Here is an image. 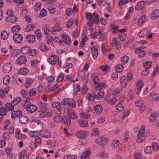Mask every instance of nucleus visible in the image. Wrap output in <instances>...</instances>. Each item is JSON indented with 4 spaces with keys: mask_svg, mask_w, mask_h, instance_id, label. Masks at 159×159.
Segmentation results:
<instances>
[{
    "mask_svg": "<svg viewBox=\"0 0 159 159\" xmlns=\"http://www.w3.org/2000/svg\"><path fill=\"white\" fill-rule=\"evenodd\" d=\"M86 17V19L89 20L87 23L89 26H91L93 23L97 24L99 22V17L98 14L95 13H87Z\"/></svg>",
    "mask_w": 159,
    "mask_h": 159,
    "instance_id": "obj_1",
    "label": "nucleus"
},
{
    "mask_svg": "<svg viewBox=\"0 0 159 159\" xmlns=\"http://www.w3.org/2000/svg\"><path fill=\"white\" fill-rule=\"evenodd\" d=\"M22 104L23 105L24 107L26 109L28 112L30 113L35 112L37 109L36 106L31 104V102L28 101H24Z\"/></svg>",
    "mask_w": 159,
    "mask_h": 159,
    "instance_id": "obj_2",
    "label": "nucleus"
},
{
    "mask_svg": "<svg viewBox=\"0 0 159 159\" xmlns=\"http://www.w3.org/2000/svg\"><path fill=\"white\" fill-rule=\"evenodd\" d=\"M145 127L144 126H142L140 129L138 134L137 135L138 137L136 141L137 143H141L145 141V138L144 135L145 133Z\"/></svg>",
    "mask_w": 159,
    "mask_h": 159,
    "instance_id": "obj_3",
    "label": "nucleus"
},
{
    "mask_svg": "<svg viewBox=\"0 0 159 159\" xmlns=\"http://www.w3.org/2000/svg\"><path fill=\"white\" fill-rule=\"evenodd\" d=\"M107 139L104 137H101L96 139L94 142L98 145L103 147L107 143Z\"/></svg>",
    "mask_w": 159,
    "mask_h": 159,
    "instance_id": "obj_4",
    "label": "nucleus"
},
{
    "mask_svg": "<svg viewBox=\"0 0 159 159\" xmlns=\"http://www.w3.org/2000/svg\"><path fill=\"white\" fill-rule=\"evenodd\" d=\"M59 60V57L55 55H52L50 56L48 59V61L52 65L57 63V61Z\"/></svg>",
    "mask_w": 159,
    "mask_h": 159,
    "instance_id": "obj_5",
    "label": "nucleus"
},
{
    "mask_svg": "<svg viewBox=\"0 0 159 159\" xmlns=\"http://www.w3.org/2000/svg\"><path fill=\"white\" fill-rule=\"evenodd\" d=\"M103 110L102 106L100 105H98L96 106L93 108L91 111L93 112V113L96 115L100 114Z\"/></svg>",
    "mask_w": 159,
    "mask_h": 159,
    "instance_id": "obj_6",
    "label": "nucleus"
},
{
    "mask_svg": "<svg viewBox=\"0 0 159 159\" xmlns=\"http://www.w3.org/2000/svg\"><path fill=\"white\" fill-rule=\"evenodd\" d=\"M135 105L137 107H140V111L142 113L146 109V107L143 104V102L141 100H139L135 102Z\"/></svg>",
    "mask_w": 159,
    "mask_h": 159,
    "instance_id": "obj_7",
    "label": "nucleus"
},
{
    "mask_svg": "<svg viewBox=\"0 0 159 159\" xmlns=\"http://www.w3.org/2000/svg\"><path fill=\"white\" fill-rule=\"evenodd\" d=\"M76 135L79 138L84 139L87 136V132L84 130L79 131L76 132Z\"/></svg>",
    "mask_w": 159,
    "mask_h": 159,
    "instance_id": "obj_8",
    "label": "nucleus"
},
{
    "mask_svg": "<svg viewBox=\"0 0 159 159\" xmlns=\"http://www.w3.org/2000/svg\"><path fill=\"white\" fill-rule=\"evenodd\" d=\"M13 37L14 42L18 43H20L23 39L22 35L18 33L14 35Z\"/></svg>",
    "mask_w": 159,
    "mask_h": 159,
    "instance_id": "obj_9",
    "label": "nucleus"
},
{
    "mask_svg": "<svg viewBox=\"0 0 159 159\" xmlns=\"http://www.w3.org/2000/svg\"><path fill=\"white\" fill-rule=\"evenodd\" d=\"M27 61L26 57L24 56H21L18 58L16 61V63L18 65H21L25 64Z\"/></svg>",
    "mask_w": 159,
    "mask_h": 159,
    "instance_id": "obj_10",
    "label": "nucleus"
},
{
    "mask_svg": "<svg viewBox=\"0 0 159 159\" xmlns=\"http://www.w3.org/2000/svg\"><path fill=\"white\" fill-rule=\"evenodd\" d=\"M12 65L10 63H6L2 67V71L5 73H8L11 70Z\"/></svg>",
    "mask_w": 159,
    "mask_h": 159,
    "instance_id": "obj_11",
    "label": "nucleus"
},
{
    "mask_svg": "<svg viewBox=\"0 0 159 159\" xmlns=\"http://www.w3.org/2000/svg\"><path fill=\"white\" fill-rule=\"evenodd\" d=\"M39 134L40 136L45 138H48L51 136L50 132L47 130H41L39 132Z\"/></svg>",
    "mask_w": 159,
    "mask_h": 159,
    "instance_id": "obj_12",
    "label": "nucleus"
},
{
    "mask_svg": "<svg viewBox=\"0 0 159 159\" xmlns=\"http://www.w3.org/2000/svg\"><path fill=\"white\" fill-rule=\"evenodd\" d=\"M143 85V84L142 80H140L138 82L135 88V91L137 95L139 94Z\"/></svg>",
    "mask_w": 159,
    "mask_h": 159,
    "instance_id": "obj_13",
    "label": "nucleus"
},
{
    "mask_svg": "<svg viewBox=\"0 0 159 159\" xmlns=\"http://www.w3.org/2000/svg\"><path fill=\"white\" fill-rule=\"evenodd\" d=\"M91 50L93 58L94 59H96L98 54V48L95 46H92L91 48Z\"/></svg>",
    "mask_w": 159,
    "mask_h": 159,
    "instance_id": "obj_14",
    "label": "nucleus"
},
{
    "mask_svg": "<svg viewBox=\"0 0 159 159\" xmlns=\"http://www.w3.org/2000/svg\"><path fill=\"white\" fill-rule=\"evenodd\" d=\"M111 44L112 47H116L117 49H119L121 47V43L117 41V39L116 38H113L112 39Z\"/></svg>",
    "mask_w": 159,
    "mask_h": 159,
    "instance_id": "obj_15",
    "label": "nucleus"
},
{
    "mask_svg": "<svg viewBox=\"0 0 159 159\" xmlns=\"http://www.w3.org/2000/svg\"><path fill=\"white\" fill-rule=\"evenodd\" d=\"M143 49V47H141L139 48H136L135 50V52L136 53H139V57L141 58L144 57L146 53L144 51L142 50Z\"/></svg>",
    "mask_w": 159,
    "mask_h": 159,
    "instance_id": "obj_16",
    "label": "nucleus"
},
{
    "mask_svg": "<svg viewBox=\"0 0 159 159\" xmlns=\"http://www.w3.org/2000/svg\"><path fill=\"white\" fill-rule=\"evenodd\" d=\"M145 5V2L143 1H141L138 2L135 7L136 10H140L143 9Z\"/></svg>",
    "mask_w": 159,
    "mask_h": 159,
    "instance_id": "obj_17",
    "label": "nucleus"
},
{
    "mask_svg": "<svg viewBox=\"0 0 159 159\" xmlns=\"http://www.w3.org/2000/svg\"><path fill=\"white\" fill-rule=\"evenodd\" d=\"M128 80L126 79L125 75H123L121 77L120 82L122 88H124L126 86Z\"/></svg>",
    "mask_w": 159,
    "mask_h": 159,
    "instance_id": "obj_18",
    "label": "nucleus"
},
{
    "mask_svg": "<svg viewBox=\"0 0 159 159\" xmlns=\"http://www.w3.org/2000/svg\"><path fill=\"white\" fill-rule=\"evenodd\" d=\"M151 19L153 20H156L159 17V9H156L151 14Z\"/></svg>",
    "mask_w": 159,
    "mask_h": 159,
    "instance_id": "obj_19",
    "label": "nucleus"
},
{
    "mask_svg": "<svg viewBox=\"0 0 159 159\" xmlns=\"http://www.w3.org/2000/svg\"><path fill=\"white\" fill-rule=\"evenodd\" d=\"M22 114V112L20 111H13L11 115V119H14L16 117L20 116Z\"/></svg>",
    "mask_w": 159,
    "mask_h": 159,
    "instance_id": "obj_20",
    "label": "nucleus"
},
{
    "mask_svg": "<svg viewBox=\"0 0 159 159\" xmlns=\"http://www.w3.org/2000/svg\"><path fill=\"white\" fill-rule=\"evenodd\" d=\"M40 111L46 112L47 109V104L44 102H41L39 104Z\"/></svg>",
    "mask_w": 159,
    "mask_h": 159,
    "instance_id": "obj_21",
    "label": "nucleus"
},
{
    "mask_svg": "<svg viewBox=\"0 0 159 159\" xmlns=\"http://www.w3.org/2000/svg\"><path fill=\"white\" fill-rule=\"evenodd\" d=\"M62 122L65 124L68 125L71 123V120L69 117L67 116H64L61 118Z\"/></svg>",
    "mask_w": 159,
    "mask_h": 159,
    "instance_id": "obj_22",
    "label": "nucleus"
},
{
    "mask_svg": "<svg viewBox=\"0 0 159 159\" xmlns=\"http://www.w3.org/2000/svg\"><path fill=\"white\" fill-rule=\"evenodd\" d=\"M62 39L63 40V42L66 44L69 45L71 43L70 39L68 35L66 34H63L62 35Z\"/></svg>",
    "mask_w": 159,
    "mask_h": 159,
    "instance_id": "obj_23",
    "label": "nucleus"
},
{
    "mask_svg": "<svg viewBox=\"0 0 159 159\" xmlns=\"http://www.w3.org/2000/svg\"><path fill=\"white\" fill-rule=\"evenodd\" d=\"M6 21L12 23H15L17 21L16 16H8L6 19Z\"/></svg>",
    "mask_w": 159,
    "mask_h": 159,
    "instance_id": "obj_24",
    "label": "nucleus"
},
{
    "mask_svg": "<svg viewBox=\"0 0 159 159\" xmlns=\"http://www.w3.org/2000/svg\"><path fill=\"white\" fill-rule=\"evenodd\" d=\"M40 49L44 52H46L50 50L51 48L50 47H47L46 45L43 43H41L39 46Z\"/></svg>",
    "mask_w": 159,
    "mask_h": 159,
    "instance_id": "obj_25",
    "label": "nucleus"
},
{
    "mask_svg": "<svg viewBox=\"0 0 159 159\" xmlns=\"http://www.w3.org/2000/svg\"><path fill=\"white\" fill-rule=\"evenodd\" d=\"M61 104L59 102H54L52 104V106L53 107L56 109L60 112L61 110Z\"/></svg>",
    "mask_w": 159,
    "mask_h": 159,
    "instance_id": "obj_26",
    "label": "nucleus"
},
{
    "mask_svg": "<svg viewBox=\"0 0 159 159\" xmlns=\"http://www.w3.org/2000/svg\"><path fill=\"white\" fill-rule=\"evenodd\" d=\"M21 93L23 97L27 99H30V96L29 92L25 90H22L21 91Z\"/></svg>",
    "mask_w": 159,
    "mask_h": 159,
    "instance_id": "obj_27",
    "label": "nucleus"
},
{
    "mask_svg": "<svg viewBox=\"0 0 159 159\" xmlns=\"http://www.w3.org/2000/svg\"><path fill=\"white\" fill-rule=\"evenodd\" d=\"M91 151L89 149H88L85 151L80 156L81 159H85V158L89 157L91 154Z\"/></svg>",
    "mask_w": 159,
    "mask_h": 159,
    "instance_id": "obj_28",
    "label": "nucleus"
},
{
    "mask_svg": "<svg viewBox=\"0 0 159 159\" xmlns=\"http://www.w3.org/2000/svg\"><path fill=\"white\" fill-rule=\"evenodd\" d=\"M78 123L81 127H86L88 125V121L86 120L82 119L79 120Z\"/></svg>",
    "mask_w": 159,
    "mask_h": 159,
    "instance_id": "obj_29",
    "label": "nucleus"
},
{
    "mask_svg": "<svg viewBox=\"0 0 159 159\" xmlns=\"http://www.w3.org/2000/svg\"><path fill=\"white\" fill-rule=\"evenodd\" d=\"M129 60V57L126 55L122 56L121 58V62L123 65L127 64Z\"/></svg>",
    "mask_w": 159,
    "mask_h": 159,
    "instance_id": "obj_30",
    "label": "nucleus"
},
{
    "mask_svg": "<svg viewBox=\"0 0 159 159\" xmlns=\"http://www.w3.org/2000/svg\"><path fill=\"white\" fill-rule=\"evenodd\" d=\"M28 118L25 116H21L19 118L20 122L22 124H26L27 123L28 121Z\"/></svg>",
    "mask_w": 159,
    "mask_h": 159,
    "instance_id": "obj_31",
    "label": "nucleus"
},
{
    "mask_svg": "<svg viewBox=\"0 0 159 159\" xmlns=\"http://www.w3.org/2000/svg\"><path fill=\"white\" fill-rule=\"evenodd\" d=\"M44 33L45 35H48L51 32L52 33L51 29L50 30L49 28V25H47L43 27Z\"/></svg>",
    "mask_w": 159,
    "mask_h": 159,
    "instance_id": "obj_32",
    "label": "nucleus"
},
{
    "mask_svg": "<svg viewBox=\"0 0 159 159\" xmlns=\"http://www.w3.org/2000/svg\"><path fill=\"white\" fill-rule=\"evenodd\" d=\"M146 20V17L145 16H142L139 19L138 24L139 25H141L144 24Z\"/></svg>",
    "mask_w": 159,
    "mask_h": 159,
    "instance_id": "obj_33",
    "label": "nucleus"
},
{
    "mask_svg": "<svg viewBox=\"0 0 159 159\" xmlns=\"http://www.w3.org/2000/svg\"><path fill=\"white\" fill-rule=\"evenodd\" d=\"M35 38L34 35H29L26 36V40L28 42L32 43L35 41Z\"/></svg>",
    "mask_w": 159,
    "mask_h": 159,
    "instance_id": "obj_34",
    "label": "nucleus"
},
{
    "mask_svg": "<svg viewBox=\"0 0 159 159\" xmlns=\"http://www.w3.org/2000/svg\"><path fill=\"white\" fill-rule=\"evenodd\" d=\"M20 30V26L19 25H14L11 28L12 32L13 33H16L19 32Z\"/></svg>",
    "mask_w": 159,
    "mask_h": 159,
    "instance_id": "obj_35",
    "label": "nucleus"
},
{
    "mask_svg": "<svg viewBox=\"0 0 159 159\" xmlns=\"http://www.w3.org/2000/svg\"><path fill=\"white\" fill-rule=\"evenodd\" d=\"M68 105L69 107H75L76 105L75 101L73 98H69Z\"/></svg>",
    "mask_w": 159,
    "mask_h": 159,
    "instance_id": "obj_36",
    "label": "nucleus"
},
{
    "mask_svg": "<svg viewBox=\"0 0 159 159\" xmlns=\"http://www.w3.org/2000/svg\"><path fill=\"white\" fill-rule=\"evenodd\" d=\"M104 96V93L103 91H100L96 95H94V99L98 100L102 98Z\"/></svg>",
    "mask_w": 159,
    "mask_h": 159,
    "instance_id": "obj_37",
    "label": "nucleus"
},
{
    "mask_svg": "<svg viewBox=\"0 0 159 159\" xmlns=\"http://www.w3.org/2000/svg\"><path fill=\"white\" fill-rule=\"evenodd\" d=\"M107 83L100 82L98 85L97 88L99 90H101L103 89L107 88Z\"/></svg>",
    "mask_w": 159,
    "mask_h": 159,
    "instance_id": "obj_38",
    "label": "nucleus"
},
{
    "mask_svg": "<svg viewBox=\"0 0 159 159\" xmlns=\"http://www.w3.org/2000/svg\"><path fill=\"white\" fill-rule=\"evenodd\" d=\"M10 34V33L7 32L6 31H3L1 32V36L2 39L5 40L7 38Z\"/></svg>",
    "mask_w": 159,
    "mask_h": 159,
    "instance_id": "obj_39",
    "label": "nucleus"
},
{
    "mask_svg": "<svg viewBox=\"0 0 159 159\" xmlns=\"http://www.w3.org/2000/svg\"><path fill=\"white\" fill-rule=\"evenodd\" d=\"M91 76L93 79L94 84H97L99 81V79L97 74L95 73L92 74H91Z\"/></svg>",
    "mask_w": 159,
    "mask_h": 159,
    "instance_id": "obj_40",
    "label": "nucleus"
},
{
    "mask_svg": "<svg viewBox=\"0 0 159 159\" xmlns=\"http://www.w3.org/2000/svg\"><path fill=\"white\" fill-rule=\"evenodd\" d=\"M62 28L58 25H56L53 28H51L52 33L53 34L56 31H60L62 30Z\"/></svg>",
    "mask_w": 159,
    "mask_h": 159,
    "instance_id": "obj_41",
    "label": "nucleus"
},
{
    "mask_svg": "<svg viewBox=\"0 0 159 159\" xmlns=\"http://www.w3.org/2000/svg\"><path fill=\"white\" fill-rule=\"evenodd\" d=\"M33 83V80L32 79L30 78H27L25 86L27 88H29Z\"/></svg>",
    "mask_w": 159,
    "mask_h": 159,
    "instance_id": "obj_42",
    "label": "nucleus"
},
{
    "mask_svg": "<svg viewBox=\"0 0 159 159\" xmlns=\"http://www.w3.org/2000/svg\"><path fill=\"white\" fill-rule=\"evenodd\" d=\"M5 105L6 107L7 110L9 111H11L14 110V105H12V103H7Z\"/></svg>",
    "mask_w": 159,
    "mask_h": 159,
    "instance_id": "obj_43",
    "label": "nucleus"
},
{
    "mask_svg": "<svg viewBox=\"0 0 159 159\" xmlns=\"http://www.w3.org/2000/svg\"><path fill=\"white\" fill-rule=\"evenodd\" d=\"M20 159H24L27 157V154L25 149H23L21 151L20 153Z\"/></svg>",
    "mask_w": 159,
    "mask_h": 159,
    "instance_id": "obj_44",
    "label": "nucleus"
},
{
    "mask_svg": "<svg viewBox=\"0 0 159 159\" xmlns=\"http://www.w3.org/2000/svg\"><path fill=\"white\" fill-rule=\"evenodd\" d=\"M41 142V139L40 137L36 138L35 139V141L34 143V148H36L38 146L40 145Z\"/></svg>",
    "mask_w": 159,
    "mask_h": 159,
    "instance_id": "obj_45",
    "label": "nucleus"
},
{
    "mask_svg": "<svg viewBox=\"0 0 159 159\" xmlns=\"http://www.w3.org/2000/svg\"><path fill=\"white\" fill-rule=\"evenodd\" d=\"M21 98L20 97H19L16 98H14L13 100L11 101V103L12 105L14 106L17 104L20 101Z\"/></svg>",
    "mask_w": 159,
    "mask_h": 159,
    "instance_id": "obj_46",
    "label": "nucleus"
},
{
    "mask_svg": "<svg viewBox=\"0 0 159 159\" xmlns=\"http://www.w3.org/2000/svg\"><path fill=\"white\" fill-rule=\"evenodd\" d=\"M30 48L27 47H23L20 50L21 52L23 54L28 53L30 51Z\"/></svg>",
    "mask_w": 159,
    "mask_h": 159,
    "instance_id": "obj_47",
    "label": "nucleus"
},
{
    "mask_svg": "<svg viewBox=\"0 0 159 159\" xmlns=\"http://www.w3.org/2000/svg\"><path fill=\"white\" fill-rule=\"evenodd\" d=\"M152 151V148L150 146H147L145 148L144 152L146 154L151 153Z\"/></svg>",
    "mask_w": 159,
    "mask_h": 159,
    "instance_id": "obj_48",
    "label": "nucleus"
},
{
    "mask_svg": "<svg viewBox=\"0 0 159 159\" xmlns=\"http://www.w3.org/2000/svg\"><path fill=\"white\" fill-rule=\"evenodd\" d=\"M65 75L63 73H61L59 74L57 80V82H60L62 81L64 78Z\"/></svg>",
    "mask_w": 159,
    "mask_h": 159,
    "instance_id": "obj_49",
    "label": "nucleus"
},
{
    "mask_svg": "<svg viewBox=\"0 0 159 159\" xmlns=\"http://www.w3.org/2000/svg\"><path fill=\"white\" fill-rule=\"evenodd\" d=\"M123 64H118L116 66V71L117 72L120 73L123 70Z\"/></svg>",
    "mask_w": 159,
    "mask_h": 159,
    "instance_id": "obj_50",
    "label": "nucleus"
},
{
    "mask_svg": "<svg viewBox=\"0 0 159 159\" xmlns=\"http://www.w3.org/2000/svg\"><path fill=\"white\" fill-rule=\"evenodd\" d=\"M19 72L20 74L26 75L28 73L29 71L27 69L23 67L19 70Z\"/></svg>",
    "mask_w": 159,
    "mask_h": 159,
    "instance_id": "obj_51",
    "label": "nucleus"
},
{
    "mask_svg": "<svg viewBox=\"0 0 159 159\" xmlns=\"http://www.w3.org/2000/svg\"><path fill=\"white\" fill-rule=\"evenodd\" d=\"M147 34V31L144 29L142 30L139 33L138 35L140 37H144Z\"/></svg>",
    "mask_w": 159,
    "mask_h": 159,
    "instance_id": "obj_52",
    "label": "nucleus"
},
{
    "mask_svg": "<svg viewBox=\"0 0 159 159\" xmlns=\"http://www.w3.org/2000/svg\"><path fill=\"white\" fill-rule=\"evenodd\" d=\"M29 134L31 137H36L39 135V133L36 131H30L29 133Z\"/></svg>",
    "mask_w": 159,
    "mask_h": 159,
    "instance_id": "obj_53",
    "label": "nucleus"
},
{
    "mask_svg": "<svg viewBox=\"0 0 159 159\" xmlns=\"http://www.w3.org/2000/svg\"><path fill=\"white\" fill-rule=\"evenodd\" d=\"M7 112V110L5 107H2L0 108V114L2 116L6 115Z\"/></svg>",
    "mask_w": 159,
    "mask_h": 159,
    "instance_id": "obj_54",
    "label": "nucleus"
},
{
    "mask_svg": "<svg viewBox=\"0 0 159 159\" xmlns=\"http://www.w3.org/2000/svg\"><path fill=\"white\" fill-rule=\"evenodd\" d=\"M143 66L145 69L148 70L152 66L151 62V61H147L143 64Z\"/></svg>",
    "mask_w": 159,
    "mask_h": 159,
    "instance_id": "obj_55",
    "label": "nucleus"
},
{
    "mask_svg": "<svg viewBox=\"0 0 159 159\" xmlns=\"http://www.w3.org/2000/svg\"><path fill=\"white\" fill-rule=\"evenodd\" d=\"M63 159H77V157L75 155L66 154L64 156Z\"/></svg>",
    "mask_w": 159,
    "mask_h": 159,
    "instance_id": "obj_56",
    "label": "nucleus"
},
{
    "mask_svg": "<svg viewBox=\"0 0 159 159\" xmlns=\"http://www.w3.org/2000/svg\"><path fill=\"white\" fill-rule=\"evenodd\" d=\"M35 34L37 39H40L42 38V35L40 32V30L39 29H38L35 30Z\"/></svg>",
    "mask_w": 159,
    "mask_h": 159,
    "instance_id": "obj_57",
    "label": "nucleus"
},
{
    "mask_svg": "<svg viewBox=\"0 0 159 159\" xmlns=\"http://www.w3.org/2000/svg\"><path fill=\"white\" fill-rule=\"evenodd\" d=\"M48 9L51 14H53L56 11V9L55 7L49 6L48 7Z\"/></svg>",
    "mask_w": 159,
    "mask_h": 159,
    "instance_id": "obj_58",
    "label": "nucleus"
},
{
    "mask_svg": "<svg viewBox=\"0 0 159 159\" xmlns=\"http://www.w3.org/2000/svg\"><path fill=\"white\" fill-rule=\"evenodd\" d=\"M37 53V51L34 49H30L28 53L29 55L33 57L35 56Z\"/></svg>",
    "mask_w": 159,
    "mask_h": 159,
    "instance_id": "obj_59",
    "label": "nucleus"
},
{
    "mask_svg": "<svg viewBox=\"0 0 159 159\" xmlns=\"http://www.w3.org/2000/svg\"><path fill=\"white\" fill-rule=\"evenodd\" d=\"M34 27V25L32 24H29L26 27V31L27 32L33 30Z\"/></svg>",
    "mask_w": 159,
    "mask_h": 159,
    "instance_id": "obj_60",
    "label": "nucleus"
},
{
    "mask_svg": "<svg viewBox=\"0 0 159 159\" xmlns=\"http://www.w3.org/2000/svg\"><path fill=\"white\" fill-rule=\"evenodd\" d=\"M9 91V90L6 89L2 90L0 89V97L3 98L5 96L6 93H7Z\"/></svg>",
    "mask_w": 159,
    "mask_h": 159,
    "instance_id": "obj_61",
    "label": "nucleus"
},
{
    "mask_svg": "<svg viewBox=\"0 0 159 159\" xmlns=\"http://www.w3.org/2000/svg\"><path fill=\"white\" fill-rule=\"evenodd\" d=\"M116 109L120 111L123 110L124 109V107L123 106L122 104L120 103L117 104L116 105Z\"/></svg>",
    "mask_w": 159,
    "mask_h": 159,
    "instance_id": "obj_62",
    "label": "nucleus"
},
{
    "mask_svg": "<svg viewBox=\"0 0 159 159\" xmlns=\"http://www.w3.org/2000/svg\"><path fill=\"white\" fill-rule=\"evenodd\" d=\"M152 146L153 150L155 151L158 150L159 149L158 144L157 143H152Z\"/></svg>",
    "mask_w": 159,
    "mask_h": 159,
    "instance_id": "obj_63",
    "label": "nucleus"
},
{
    "mask_svg": "<svg viewBox=\"0 0 159 159\" xmlns=\"http://www.w3.org/2000/svg\"><path fill=\"white\" fill-rule=\"evenodd\" d=\"M10 78L8 76L6 75L5 76L3 80V83L4 84L7 85L9 83Z\"/></svg>",
    "mask_w": 159,
    "mask_h": 159,
    "instance_id": "obj_64",
    "label": "nucleus"
}]
</instances>
